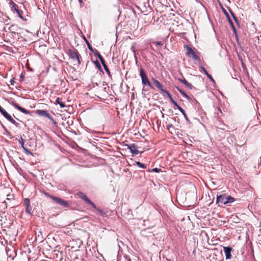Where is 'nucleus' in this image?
<instances>
[{"instance_id":"26","label":"nucleus","mask_w":261,"mask_h":261,"mask_svg":"<svg viewBox=\"0 0 261 261\" xmlns=\"http://www.w3.org/2000/svg\"><path fill=\"white\" fill-rule=\"evenodd\" d=\"M149 172H156V173H159L160 172V171H161V169H160V168H153L151 170H148Z\"/></svg>"},{"instance_id":"38","label":"nucleus","mask_w":261,"mask_h":261,"mask_svg":"<svg viewBox=\"0 0 261 261\" xmlns=\"http://www.w3.org/2000/svg\"><path fill=\"white\" fill-rule=\"evenodd\" d=\"M45 195L46 196L49 197H50V196H51V195H49V193H45Z\"/></svg>"},{"instance_id":"27","label":"nucleus","mask_w":261,"mask_h":261,"mask_svg":"<svg viewBox=\"0 0 261 261\" xmlns=\"http://www.w3.org/2000/svg\"><path fill=\"white\" fill-rule=\"evenodd\" d=\"M85 39L87 42L89 49L94 53V51H95V50H93V47L91 46V45L89 43V42L85 38Z\"/></svg>"},{"instance_id":"34","label":"nucleus","mask_w":261,"mask_h":261,"mask_svg":"<svg viewBox=\"0 0 261 261\" xmlns=\"http://www.w3.org/2000/svg\"><path fill=\"white\" fill-rule=\"evenodd\" d=\"M229 12L232 16V17L233 18H235L236 16L235 15V14L232 12V11L231 10H229Z\"/></svg>"},{"instance_id":"20","label":"nucleus","mask_w":261,"mask_h":261,"mask_svg":"<svg viewBox=\"0 0 261 261\" xmlns=\"http://www.w3.org/2000/svg\"><path fill=\"white\" fill-rule=\"evenodd\" d=\"M56 101L60 105L61 108H63L65 107L64 103L62 102L59 97L57 98Z\"/></svg>"},{"instance_id":"13","label":"nucleus","mask_w":261,"mask_h":261,"mask_svg":"<svg viewBox=\"0 0 261 261\" xmlns=\"http://www.w3.org/2000/svg\"><path fill=\"white\" fill-rule=\"evenodd\" d=\"M223 250L225 254L226 259H229L231 258V252L232 248L230 247H224Z\"/></svg>"},{"instance_id":"10","label":"nucleus","mask_w":261,"mask_h":261,"mask_svg":"<svg viewBox=\"0 0 261 261\" xmlns=\"http://www.w3.org/2000/svg\"><path fill=\"white\" fill-rule=\"evenodd\" d=\"M10 103L16 109L20 111L21 112L23 113L24 114H30V111L26 110L25 109L20 107L18 104H17L15 101H12Z\"/></svg>"},{"instance_id":"7","label":"nucleus","mask_w":261,"mask_h":261,"mask_svg":"<svg viewBox=\"0 0 261 261\" xmlns=\"http://www.w3.org/2000/svg\"><path fill=\"white\" fill-rule=\"evenodd\" d=\"M151 80L155 85V86L161 91L163 95H164V94L168 95V94L169 93L167 90L163 88L162 84L155 78L152 77Z\"/></svg>"},{"instance_id":"6","label":"nucleus","mask_w":261,"mask_h":261,"mask_svg":"<svg viewBox=\"0 0 261 261\" xmlns=\"http://www.w3.org/2000/svg\"><path fill=\"white\" fill-rule=\"evenodd\" d=\"M0 112L1 114L6 118L8 120H9L12 124L17 125V123L16 121L12 118L10 115H9L5 110L0 106Z\"/></svg>"},{"instance_id":"5","label":"nucleus","mask_w":261,"mask_h":261,"mask_svg":"<svg viewBox=\"0 0 261 261\" xmlns=\"http://www.w3.org/2000/svg\"><path fill=\"white\" fill-rule=\"evenodd\" d=\"M78 196L83 199L86 203L92 206L94 208H96V205L90 200L89 199L87 195L85 194L84 193L79 192L77 193Z\"/></svg>"},{"instance_id":"25","label":"nucleus","mask_w":261,"mask_h":261,"mask_svg":"<svg viewBox=\"0 0 261 261\" xmlns=\"http://www.w3.org/2000/svg\"><path fill=\"white\" fill-rule=\"evenodd\" d=\"M18 142L19 143V144H20L21 147L23 149H24V141L22 137H21L20 139L18 140Z\"/></svg>"},{"instance_id":"33","label":"nucleus","mask_w":261,"mask_h":261,"mask_svg":"<svg viewBox=\"0 0 261 261\" xmlns=\"http://www.w3.org/2000/svg\"><path fill=\"white\" fill-rule=\"evenodd\" d=\"M125 261H132L131 259L127 255L124 256Z\"/></svg>"},{"instance_id":"30","label":"nucleus","mask_w":261,"mask_h":261,"mask_svg":"<svg viewBox=\"0 0 261 261\" xmlns=\"http://www.w3.org/2000/svg\"><path fill=\"white\" fill-rule=\"evenodd\" d=\"M184 116V118H185L186 121L188 123H190L191 122L190 121V120L189 119V118H188V116L187 115V114H186V113H185V114H183Z\"/></svg>"},{"instance_id":"19","label":"nucleus","mask_w":261,"mask_h":261,"mask_svg":"<svg viewBox=\"0 0 261 261\" xmlns=\"http://www.w3.org/2000/svg\"><path fill=\"white\" fill-rule=\"evenodd\" d=\"M167 96L169 97L170 101L178 109L179 107H180V106L178 105V104L177 103L176 101H175L173 97H172L171 95L170 94V93L169 94H168V95H167Z\"/></svg>"},{"instance_id":"8","label":"nucleus","mask_w":261,"mask_h":261,"mask_svg":"<svg viewBox=\"0 0 261 261\" xmlns=\"http://www.w3.org/2000/svg\"><path fill=\"white\" fill-rule=\"evenodd\" d=\"M36 114L39 115V116L44 117L47 118L50 120L54 121L53 118L49 115L48 112L44 110H37L36 111Z\"/></svg>"},{"instance_id":"12","label":"nucleus","mask_w":261,"mask_h":261,"mask_svg":"<svg viewBox=\"0 0 261 261\" xmlns=\"http://www.w3.org/2000/svg\"><path fill=\"white\" fill-rule=\"evenodd\" d=\"M23 204L25 206V212L28 214L31 215V207L30 205V200L29 198L24 199Z\"/></svg>"},{"instance_id":"1","label":"nucleus","mask_w":261,"mask_h":261,"mask_svg":"<svg viewBox=\"0 0 261 261\" xmlns=\"http://www.w3.org/2000/svg\"><path fill=\"white\" fill-rule=\"evenodd\" d=\"M235 201L234 198L226 194L217 195V196L216 203L219 206H221L222 204L227 205Z\"/></svg>"},{"instance_id":"9","label":"nucleus","mask_w":261,"mask_h":261,"mask_svg":"<svg viewBox=\"0 0 261 261\" xmlns=\"http://www.w3.org/2000/svg\"><path fill=\"white\" fill-rule=\"evenodd\" d=\"M68 54L70 58L73 60H76L78 63L80 64L79 59V55L76 49H69Z\"/></svg>"},{"instance_id":"18","label":"nucleus","mask_w":261,"mask_h":261,"mask_svg":"<svg viewBox=\"0 0 261 261\" xmlns=\"http://www.w3.org/2000/svg\"><path fill=\"white\" fill-rule=\"evenodd\" d=\"M176 89L179 92V93L188 100L191 99L190 97L181 89L178 87H176Z\"/></svg>"},{"instance_id":"11","label":"nucleus","mask_w":261,"mask_h":261,"mask_svg":"<svg viewBox=\"0 0 261 261\" xmlns=\"http://www.w3.org/2000/svg\"><path fill=\"white\" fill-rule=\"evenodd\" d=\"M126 146L133 154L137 155L139 153V151L138 150L137 147L135 144H127Z\"/></svg>"},{"instance_id":"17","label":"nucleus","mask_w":261,"mask_h":261,"mask_svg":"<svg viewBox=\"0 0 261 261\" xmlns=\"http://www.w3.org/2000/svg\"><path fill=\"white\" fill-rule=\"evenodd\" d=\"M94 54L95 56H97L99 60L100 61L102 65L106 63L104 59L102 57V56L100 54V53L98 52V50H95V51H94Z\"/></svg>"},{"instance_id":"36","label":"nucleus","mask_w":261,"mask_h":261,"mask_svg":"<svg viewBox=\"0 0 261 261\" xmlns=\"http://www.w3.org/2000/svg\"><path fill=\"white\" fill-rule=\"evenodd\" d=\"M10 83L12 85H14V83H15V81H14V79H12L11 81H10Z\"/></svg>"},{"instance_id":"4","label":"nucleus","mask_w":261,"mask_h":261,"mask_svg":"<svg viewBox=\"0 0 261 261\" xmlns=\"http://www.w3.org/2000/svg\"><path fill=\"white\" fill-rule=\"evenodd\" d=\"M50 198L57 204L61 205L64 207H68L69 203L67 201L62 199L59 197L55 196H50Z\"/></svg>"},{"instance_id":"41","label":"nucleus","mask_w":261,"mask_h":261,"mask_svg":"<svg viewBox=\"0 0 261 261\" xmlns=\"http://www.w3.org/2000/svg\"><path fill=\"white\" fill-rule=\"evenodd\" d=\"M79 3L81 4L83 3V1L82 0H79Z\"/></svg>"},{"instance_id":"16","label":"nucleus","mask_w":261,"mask_h":261,"mask_svg":"<svg viewBox=\"0 0 261 261\" xmlns=\"http://www.w3.org/2000/svg\"><path fill=\"white\" fill-rule=\"evenodd\" d=\"M225 14L226 15V16H227L228 19V21H229V22L230 23V24L231 25V27L232 28V29L233 30V32H234V33L235 34H237V30H236V29L233 24V23L232 22V21L231 20L230 18L229 17L228 13L226 12V11H225Z\"/></svg>"},{"instance_id":"23","label":"nucleus","mask_w":261,"mask_h":261,"mask_svg":"<svg viewBox=\"0 0 261 261\" xmlns=\"http://www.w3.org/2000/svg\"><path fill=\"white\" fill-rule=\"evenodd\" d=\"M97 212L99 213V214H100V215H101V216L102 217H107V214L105 213V212H104L103 211H102V210H100L99 208H98L96 207V208H95Z\"/></svg>"},{"instance_id":"42","label":"nucleus","mask_w":261,"mask_h":261,"mask_svg":"<svg viewBox=\"0 0 261 261\" xmlns=\"http://www.w3.org/2000/svg\"><path fill=\"white\" fill-rule=\"evenodd\" d=\"M219 110L220 112H221V109L220 108H219Z\"/></svg>"},{"instance_id":"21","label":"nucleus","mask_w":261,"mask_h":261,"mask_svg":"<svg viewBox=\"0 0 261 261\" xmlns=\"http://www.w3.org/2000/svg\"><path fill=\"white\" fill-rule=\"evenodd\" d=\"M136 164L138 167H139L140 168H142V169H146L147 167V166L145 164H144L140 162L139 161L136 162Z\"/></svg>"},{"instance_id":"2","label":"nucleus","mask_w":261,"mask_h":261,"mask_svg":"<svg viewBox=\"0 0 261 261\" xmlns=\"http://www.w3.org/2000/svg\"><path fill=\"white\" fill-rule=\"evenodd\" d=\"M184 48L186 49V55L187 57L192 58L193 60L199 61L200 58L199 55V53L196 51H195L188 45H184Z\"/></svg>"},{"instance_id":"15","label":"nucleus","mask_w":261,"mask_h":261,"mask_svg":"<svg viewBox=\"0 0 261 261\" xmlns=\"http://www.w3.org/2000/svg\"><path fill=\"white\" fill-rule=\"evenodd\" d=\"M178 80L181 83H182L186 87L189 88L190 89H193V85L191 83L188 82L184 77L182 79H179Z\"/></svg>"},{"instance_id":"29","label":"nucleus","mask_w":261,"mask_h":261,"mask_svg":"<svg viewBox=\"0 0 261 261\" xmlns=\"http://www.w3.org/2000/svg\"><path fill=\"white\" fill-rule=\"evenodd\" d=\"M153 43L156 45H159L161 47H162L163 45V43L162 42L160 41H156L154 42Z\"/></svg>"},{"instance_id":"22","label":"nucleus","mask_w":261,"mask_h":261,"mask_svg":"<svg viewBox=\"0 0 261 261\" xmlns=\"http://www.w3.org/2000/svg\"><path fill=\"white\" fill-rule=\"evenodd\" d=\"M102 66H103V68H104L105 71H106V72L108 73L109 76L110 77H111V74L110 71L109 69L108 68V66H107L106 64L105 63L104 64H102Z\"/></svg>"},{"instance_id":"40","label":"nucleus","mask_w":261,"mask_h":261,"mask_svg":"<svg viewBox=\"0 0 261 261\" xmlns=\"http://www.w3.org/2000/svg\"><path fill=\"white\" fill-rule=\"evenodd\" d=\"M20 79H22V80H23V76L22 75V74H21L20 75Z\"/></svg>"},{"instance_id":"3","label":"nucleus","mask_w":261,"mask_h":261,"mask_svg":"<svg viewBox=\"0 0 261 261\" xmlns=\"http://www.w3.org/2000/svg\"><path fill=\"white\" fill-rule=\"evenodd\" d=\"M140 76L141 78L142 83L143 85H147L151 89L153 88V87L148 80L147 75L142 68H141L140 70Z\"/></svg>"},{"instance_id":"39","label":"nucleus","mask_w":261,"mask_h":261,"mask_svg":"<svg viewBox=\"0 0 261 261\" xmlns=\"http://www.w3.org/2000/svg\"><path fill=\"white\" fill-rule=\"evenodd\" d=\"M172 127V124H169L167 126L168 129H169L170 127Z\"/></svg>"},{"instance_id":"32","label":"nucleus","mask_w":261,"mask_h":261,"mask_svg":"<svg viewBox=\"0 0 261 261\" xmlns=\"http://www.w3.org/2000/svg\"><path fill=\"white\" fill-rule=\"evenodd\" d=\"M178 109L182 114V115L185 114V113H186L185 110L181 107H179Z\"/></svg>"},{"instance_id":"14","label":"nucleus","mask_w":261,"mask_h":261,"mask_svg":"<svg viewBox=\"0 0 261 261\" xmlns=\"http://www.w3.org/2000/svg\"><path fill=\"white\" fill-rule=\"evenodd\" d=\"M12 8L16 11V12L17 13V14H18L19 17L21 19H23V18L22 16V12L19 9L18 6L15 3H14L13 2L12 3Z\"/></svg>"},{"instance_id":"31","label":"nucleus","mask_w":261,"mask_h":261,"mask_svg":"<svg viewBox=\"0 0 261 261\" xmlns=\"http://www.w3.org/2000/svg\"><path fill=\"white\" fill-rule=\"evenodd\" d=\"M200 68L203 71V72H204V74H206L208 73V72L207 71V70L204 67L200 66Z\"/></svg>"},{"instance_id":"35","label":"nucleus","mask_w":261,"mask_h":261,"mask_svg":"<svg viewBox=\"0 0 261 261\" xmlns=\"http://www.w3.org/2000/svg\"><path fill=\"white\" fill-rule=\"evenodd\" d=\"M23 149L25 150V151L27 153L31 154V151L30 150H28L27 149H26L25 148H24V149Z\"/></svg>"},{"instance_id":"24","label":"nucleus","mask_w":261,"mask_h":261,"mask_svg":"<svg viewBox=\"0 0 261 261\" xmlns=\"http://www.w3.org/2000/svg\"><path fill=\"white\" fill-rule=\"evenodd\" d=\"M94 64L95 65L96 67L98 69V70L101 72H102V68L100 64V63L97 60L95 61L94 62Z\"/></svg>"},{"instance_id":"37","label":"nucleus","mask_w":261,"mask_h":261,"mask_svg":"<svg viewBox=\"0 0 261 261\" xmlns=\"http://www.w3.org/2000/svg\"><path fill=\"white\" fill-rule=\"evenodd\" d=\"M233 19L235 21V22L238 24H239V20L238 19L237 17H236L235 18H233Z\"/></svg>"},{"instance_id":"28","label":"nucleus","mask_w":261,"mask_h":261,"mask_svg":"<svg viewBox=\"0 0 261 261\" xmlns=\"http://www.w3.org/2000/svg\"><path fill=\"white\" fill-rule=\"evenodd\" d=\"M207 77L208 78V79L212 81V82L213 83H215V80H214V79L213 78V77L212 76V75L211 74H210L208 73L207 74H206Z\"/></svg>"}]
</instances>
